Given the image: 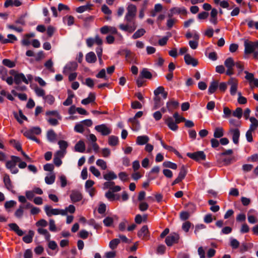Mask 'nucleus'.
<instances>
[{
    "label": "nucleus",
    "instance_id": "f03ea898",
    "mask_svg": "<svg viewBox=\"0 0 258 258\" xmlns=\"http://www.w3.org/2000/svg\"><path fill=\"white\" fill-rule=\"evenodd\" d=\"M127 11L125 16V20L127 22H135L134 19L137 12L136 7L133 4L129 5L127 8Z\"/></svg>",
    "mask_w": 258,
    "mask_h": 258
},
{
    "label": "nucleus",
    "instance_id": "1a4fd4ad",
    "mask_svg": "<svg viewBox=\"0 0 258 258\" xmlns=\"http://www.w3.org/2000/svg\"><path fill=\"white\" fill-rule=\"evenodd\" d=\"M186 14L187 10L184 7H173L170 10V13L168 14V16L171 18L174 14L186 15Z\"/></svg>",
    "mask_w": 258,
    "mask_h": 258
},
{
    "label": "nucleus",
    "instance_id": "423d86ee",
    "mask_svg": "<svg viewBox=\"0 0 258 258\" xmlns=\"http://www.w3.org/2000/svg\"><path fill=\"white\" fill-rule=\"evenodd\" d=\"M179 240V234L176 233H172L166 237L165 242L167 246H171L174 244L177 243Z\"/></svg>",
    "mask_w": 258,
    "mask_h": 258
},
{
    "label": "nucleus",
    "instance_id": "f3484780",
    "mask_svg": "<svg viewBox=\"0 0 258 258\" xmlns=\"http://www.w3.org/2000/svg\"><path fill=\"white\" fill-rule=\"evenodd\" d=\"M185 63L188 65H192L193 67H196L198 64L197 59L191 57L190 54H186L184 57Z\"/></svg>",
    "mask_w": 258,
    "mask_h": 258
},
{
    "label": "nucleus",
    "instance_id": "a19ab883",
    "mask_svg": "<svg viewBox=\"0 0 258 258\" xmlns=\"http://www.w3.org/2000/svg\"><path fill=\"white\" fill-rule=\"evenodd\" d=\"M224 135V130L222 127H217L214 133V137L216 138H220Z\"/></svg>",
    "mask_w": 258,
    "mask_h": 258
},
{
    "label": "nucleus",
    "instance_id": "f8f14e48",
    "mask_svg": "<svg viewBox=\"0 0 258 258\" xmlns=\"http://www.w3.org/2000/svg\"><path fill=\"white\" fill-rule=\"evenodd\" d=\"M138 236L142 239L147 240L149 238L148 228L147 225L143 226L138 232Z\"/></svg>",
    "mask_w": 258,
    "mask_h": 258
},
{
    "label": "nucleus",
    "instance_id": "6ab92c4d",
    "mask_svg": "<svg viewBox=\"0 0 258 258\" xmlns=\"http://www.w3.org/2000/svg\"><path fill=\"white\" fill-rule=\"evenodd\" d=\"M165 123L172 131H175L178 129V126L176 124L177 123H176V121L174 122L173 118L171 117H169L166 119Z\"/></svg>",
    "mask_w": 258,
    "mask_h": 258
},
{
    "label": "nucleus",
    "instance_id": "0eeeda50",
    "mask_svg": "<svg viewBox=\"0 0 258 258\" xmlns=\"http://www.w3.org/2000/svg\"><path fill=\"white\" fill-rule=\"evenodd\" d=\"M187 156L197 161L205 160L206 157L203 151H197L194 153H187Z\"/></svg>",
    "mask_w": 258,
    "mask_h": 258
},
{
    "label": "nucleus",
    "instance_id": "13d9d810",
    "mask_svg": "<svg viewBox=\"0 0 258 258\" xmlns=\"http://www.w3.org/2000/svg\"><path fill=\"white\" fill-rule=\"evenodd\" d=\"M103 222L105 226L110 227L113 223V219L110 217H107L103 220Z\"/></svg>",
    "mask_w": 258,
    "mask_h": 258
},
{
    "label": "nucleus",
    "instance_id": "603ef678",
    "mask_svg": "<svg viewBox=\"0 0 258 258\" xmlns=\"http://www.w3.org/2000/svg\"><path fill=\"white\" fill-rule=\"evenodd\" d=\"M19 117L18 116V114L16 113L15 114V116L16 118L17 121L20 123H22V120H27V117L23 114L21 110L19 111Z\"/></svg>",
    "mask_w": 258,
    "mask_h": 258
},
{
    "label": "nucleus",
    "instance_id": "2eb2a0df",
    "mask_svg": "<svg viewBox=\"0 0 258 258\" xmlns=\"http://www.w3.org/2000/svg\"><path fill=\"white\" fill-rule=\"evenodd\" d=\"M70 198L73 203H76L80 201L83 196L81 192L77 190H72L70 195Z\"/></svg>",
    "mask_w": 258,
    "mask_h": 258
},
{
    "label": "nucleus",
    "instance_id": "393cba45",
    "mask_svg": "<svg viewBox=\"0 0 258 258\" xmlns=\"http://www.w3.org/2000/svg\"><path fill=\"white\" fill-rule=\"evenodd\" d=\"M86 60L88 63H94L97 60V57L94 52L91 51L86 55Z\"/></svg>",
    "mask_w": 258,
    "mask_h": 258
},
{
    "label": "nucleus",
    "instance_id": "e433bc0d",
    "mask_svg": "<svg viewBox=\"0 0 258 258\" xmlns=\"http://www.w3.org/2000/svg\"><path fill=\"white\" fill-rule=\"evenodd\" d=\"M140 77L143 78L150 79L152 77V75L147 69L144 68L140 73Z\"/></svg>",
    "mask_w": 258,
    "mask_h": 258
},
{
    "label": "nucleus",
    "instance_id": "8fccbe9b",
    "mask_svg": "<svg viewBox=\"0 0 258 258\" xmlns=\"http://www.w3.org/2000/svg\"><path fill=\"white\" fill-rule=\"evenodd\" d=\"M119 243L120 239L115 238L110 241L109 245L111 249H114L116 248L117 246Z\"/></svg>",
    "mask_w": 258,
    "mask_h": 258
},
{
    "label": "nucleus",
    "instance_id": "338daca9",
    "mask_svg": "<svg viewBox=\"0 0 258 258\" xmlns=\"http://www.w3.org/2000/svg\"><path fill=\"white\" fill-rule=\"evenodd\" d=\"M47 222L44 219H40L36 223L37 227H41V228L45 227L47 226Z\"/></svg>",
    "mask_w": 258,
    "mask_h": 258
},
{
    "label": "nucleus",
    "instance_id": "c756f323",
    "mask_svg": "<svg viewBox=\"0 0 258 258\" xmlns=\"http://www.w3.org/2000/svg\"><path fill=\"white\" fill-rule=\"evenodd\" d=\"M55 175L54 173H49L47 174V176L45 177V181L47 184H51L55 181Z\"/></svg>",
    "mask_w": 258,
    "mask_h": 258
},
{
    "label": "nucleus",
    "instance_id": "0e129e2a",
    "mask_svg": "<svg viewBox=\"0 0 258 258\" xmlns=\"http://www.w3.org/2000/svg\"><path fill=\"white\" fill-rule=\"evenodd\" d=\"M74 95L73 94H70L68 96L67 99L63 102V105L64 106H69L72 104L73 103V98Z\"/></svg>",
    "mask_w": 258,
    "mask_h": 258
},
{
    "label": "nucleus",
    "instance_id": "4c0bfd02",
    "mask_svg": "<svg viewBox=\"0 0 258 258\" xmlns=\"http://www.w3.org/2000/svg\"><path fill=\"white\" fill-rule=\"evenodd\" d=\"M74 17L72 16H66L63 18V22L68 26H72L74 23Z\"/></svg>",
    "mask_w": 258,
    "mask_h": 258
},
{
    "label": "nucleus",
    "instance_id": "6e6552de",
    "mask_svg": "<svg viewBox=\"0 0 258 258\" xmlns=\"http://www.w3.org/2000/svg\"><path fill=\"white\" fill-rule=\"evenodd\" d=\"M119 28L123 31H127L130 33L134 32L137 28V26L135 22H127L126 25L120 24L119 25Z\"/></svg>",
    "mask_w": 258,
    "mask_h": 258
},
{
    "label": "nucleus",
    "instance_id": "72a5a7b5",
    "mask_svg": "<svg viewBox=\"0 0 258 258\" xmlns=\"http://www.w3.org/2000/svg\"><path fill=\"white\" fill-rule=\"evenodd\" d=\"M249 120L251 124L249 129L254 131L258 127V120L254 117H250Z\"/></svg>",
    "mask_w": 258,
    "mask_h": 258
},
{
    "label": "nucleus",
    "instance_id": "ea45409f",
    "mask_svg": "<svg viewBox=\"0 0 258 258\" xmlns=\"http://www.w3.org/2000/svg\"><path fill=\"white\" fill-rule=\"evenodd\" d=\"M146 33V31L144 29H140L138 30L132 36V38L136 39L138 38L143 36Z\"/></svg>",
    "mask_w": 258,
    "mask_h": 258
},
{
    "label": "nucleus",
    "instance_id": "9d476101",
    "mask_svg": "<svg viewBox=\"0 0 258 258\" xmlns=\"http://www.w3.org/2000/svg\"><path fill=\"white\" fill-rule=\"evenodd\" d=\"M244 53L245 54H251L255 50L254 42L245 40L244 43Z\"/></svg>",
    "mask_w": 258,
    "mask_h": 258
},
{
    "label": "nucleus",
    "instance_id": "4468645a",
    "mask_svg": "<svg viewBox=\"0 0 258 258\" xmlns=\"http://www.w3.org/2000/svg\"><path fill=\"white\" fill-rule=\"evenodd\" d=\"M228 84L231 85L230 90L231 95L232 96L235 95L238 87L237 81L235 79L232 78L229 80Z\"/></svg>",
    "mask_w": 258,
    "mask_h": 258
},
{
    "label": "nucleus",
    "instance_id": "b1692460",
    "mask_svg": "<svg viewBox=\"0 0 258 258\" xmlns=\"http://www.w3.org/2000/svg\"><path fill=\"white\" fill-rule=\"evenodd\" d=\"M95 95L94 93H90L87 98L83 99L81 103L84 105H87L91 103H94L95 100Z\"/></svg>",
    "mask_w": 258,
    "mask_h": 258
},
{
    "label": "nucleus",
    "instance_id": "7c9ffc66",
    "mask_svg": "<svg viewBox=\"0 0 258 258\" xmlns=\"http://www.w3.org/2000/svg\"><path fill=\"white\" fill-rule=\"evenodd\" d=\"M93 5L87 3L86 5L80 6L76 9V12L78 13H82L85 11L91 10Z\"/></svg>",
    "mask_w": 258,
    "mask_h": 258
},
{
    "label": "nucleus",
    "instance_id": "a18cd8bd",
    "mask_svg": "<svg viewBox=\"0 0 258 258\" xmlns=\"http://www.w3.org/2000/svg\"><path fill=\"white\" fill-rule=\"evenodd\" d=\"M160 140L161 141V144L164 149L168 150L169 151L173 152L176 154L178 153V152L175 149H174L173 147H172V146H168V145H166L161 139H160Z\"/></svg>",
    "mask_w": 258,
    "mask_h": 258
},
{
    "label": "nucleus",
    "instance_id": "ddd939ff",
    "mask_svg": "<svg viewBox=\"0 0 258 258\" xmlns=\"http://www.w3.org/2000/svg\"><path fill=\"white\" fill-rule=\"evenodd\" d=\"M194 40H189L188 44L190 47L192 49L197 48L199 45L200 36L197 32H195L193 35Z\"/></svg>",
    "mask_w": 258,
    "mask_h": 258
},
{
    "label": "nucleus",
    "instance_id": "473e14b6",
    "mask_svg": "<svg viewBox=\"0 0 258 258\" xmlns=\"http://www.w3.org/2000/svg\"><path fill=\"white\" fill-rule=\"evenodd\" d=\"M218 87V82L217 81H213L209 87L208 92L209 94H213L215 92Z\"/></svg>",
    "mask_w": 258,
    "mask_h": 258
},
{
    "label": "nucleus",
    "instance_id": "774afa93",
    "mask_svg": "<svg viewBox=\"0 0 258 258\" xmlns=\"http://www.w3.org/2000/svg\"><path fill=\"white\" fill-rule=\"evenodd\" d=\"M16 204H17V203L16 201H13V200H11V201H7L5 203L4 206L6 209H9V208L14 207L16 205Z\"/></svg>",
    "mask_w": 258,
    "mask_h": 258
},
{
    "label": "nucleus",
    "instance_id": "2f4dec72",
    "mask_svg": "<svg viewBox=\"0 0 258 258\" xmlns=\"http://www.w3.org/2000/svg\"><path fill=\"white\" fill-rule=\"evenodd\" d=\"M128 122L132 124V130L135 131H137L140 128V123L135 118H130L128 119Z\"/></svg>",
    "mask_w": 258,
    "mask_h": 258
},
{
    "label": "nucleus",
    "instance_id": "aec40b11",
    "mask_svg": "<svg viewBox=\"0 0 258 258\" xmlns=\"http://www.w3.org/2000/svg\"><path fill=\"white\" fill-rule=\"evenodd\" d=\"M4 182L6 188L10 191H12L13 189V185L12 183L10 176L8 174H5L4 176Z\"/></svg>",
    "mask_w": 258,
    "mask_h": 258
},
{
    "label": "nucleus",
    "instance_id": "49530a36",
    "mask_svg": "<svg viewBox=\"0 0 258 258\" xmlns=\"http://www.w3.org/2000/svg\"><path fill=\"white\" fill-rule=\"evenodd\" d=\"M43 99L47 103L50 105L53 104L55 101V98L54 96L50 94L44 96Z\"/></svg>",
    "mask_w": 258,
    "mask_h": 258
},
{
    "label": "nucleus",
    "instance_id": "37998d69",
    "mask_svg": "<svg viewBox=\"0 0 258 258\" xmlns=\"http://www.w3.org/2000/svg\"><path fill=\"white\" fill-rule=\"evenodd\" d=\"M3 64L9 68H14L16 66L14 61L6 58L3 60Z\"/></svg>",
    "mask_w": 258,
    "mask_h": 258
},
{
    "label": "nucleus",
    "instance_id": "09e8293b",
    "mask_svg": "<svg viewBox=\"0 0 258 258\" xmlns=\"http://www.w3.org/2000/svg\"><path fill=\"white\" fill-rule=\"evenodd\" d=\"M163 166L165 167L169 168L172 169H176L177 168V165L170 161H165L163 163Z\"/></svg>",
    "mask_w": 258,
    "mask_h": 258
},
{
    "label": "nucleus",
    "instance_id": "a878e982",
    "mask_svg": "<svg viewBox=\"0 0 258 258\" xmlns=\"http://www.w3.org/2000/svg\"><path fill=\"white\" fill-rule=\"evenodd\" d=\"M149 138L147 136H141L137 138L136 143L139 145H143L147 144Z\"/></svg>",
    "mask_w": 258,
    "mask_h": 258
},
{
    "label": "nucleus",
    "instance_id": "680f3d73",
    "mask_svg": "<svg viewBox=\"0 0 258 258\" xmlns=\"http://www.w3.org/2000/svg\"><path fill=\"white\" fill-rule=\"evenodd\" d=\"M190 216V213L186 211H182L180 213V218L182 221L187 220Z\"/></svg>",
    "mask_w": 258,
    "mask_h": 258
},
{
    "label": "nucleus",
    "instance_id": "f257e3e1",
    "mask_svg": "<svg viewBox=\"0 0 258 258\" xmlns=\"http://www.w3.org/2000/svg\"><path fill=\"white\" fill-rule=\"evenodd\" d=\"M11 160L6 162V166L12 174H16L19 172L18 169L16 167L17 163L21 161V158L16 156H12Z\"/></svg>",
    "mask_w": 258,
    "mask_h": 258
},
{
    "label": "nucleus",
    "instance_id": "e2e57ef3",
    "mask_svg": "<svg viewBox=\"0 0 258 258\" xmlns=\"http://www.w3.org/2000/svg\"><path fill=\"white\" fill-rule=\"evenodd\" d=\"M173 117L175 119L176 123H179L185 120V118L182 116H180L177 112H175L173 114Z\"/></svg>",
    "mask_w": 258,
    "mask_h": 258
},
{
    "label": "nucleus",
    "instance_id": "4d7b16f0",
    "mask_svg": "<svg viewBox=\"0 0 258 258\" xmlns=\"http://www.w3.org/2000/svg\"><path fill=\"white\" fill-rule=\"evenodd\" d=\"M96 165L102 170H105L107 168L106 162L102 159H98L96 161Z\"/></svg>",
    "mask_w": 258,
    "mask_h": 258
},
{
    "label": "nucleus",
    "instance_id": "6e6d98bb",
    "mask_svg": "<svg viewBox=\"0 0 258 258\" xmlns=\"http://www.w3.org/2000/svg\"><path fill=\"white\" fill-rule=\"evenodd\" d=\"M74 130L77 133H83L84 131V126L81 122L77 123L75 126Z\"/></svg>",
    "mask_w": 258,
    "mask_h": 258
},
{
    "label": "nucleus",
    "instance_id": "412c9836",
    "mask_svg": "<svg viewBox=\"0 0 258 258\" xmlns=\"http://www.w3.org/2000/svg\"><path fill=\"white\" fill-rule=\"evenodd\" d=\"M47 140L51 143L55 142L57 139V135L53 130H49L46 133Z\"/></svg>",
    "mask_w": 258,
    "mask_h": 258
},
{
    "label": "nucleus",
    "instance_id": "4be33fe9",
    "mask_svg": "<svg viewBox=\"0 0 258 258\" xmlns=\"http://www.w3.org/2000/svg\"><path fill=\"white\" fill-rule=\"evenodd\" d=\"M85 149V144L82 140L79 141L75 146V150L78 152L84 153Z\"/></svg>",
    "mask_w": 258,
    "mask_h": 258
},
{
    "label": "nucleus",
    "instance_id": "de8ad7c7",
    "mask_svg": "<svg viewBox=\"0 0 258 258\" xmlns=\"http://www.w3.org/2000/svg\"><path fill=\"white\" fill-rule=\"evenodd\" d=\"M186 174H187L186 168L184 165H182L180 169V171L178 174V177H179L180 178H181L182 180H183L185 178Z\"/></svg>",
    "mask_w": 258,
    "mask_h": 258
},
{
    "label": "nucleus",
    "instance_id": "7ed1b4c3",
    "mask_svg": "<svg viewBox=\"0 0 258 258\" xmlns=\"http://www.w3.org/2000/svg\"><path fill=\"white\" fill-rule=\"evenodd\" d=\"M224 66L227 68L226 74L227 76H230L234 74V67L235 66V62L232 57H230L225 59Z\"/></svg>",
    "mask_w": 258,
    "mask_h": 258
},
{
    "label": "nucleus",
    "instance_id": "dca6fc26",
    "mask_svg": "<svg viewBox=\"0 0 258 258\" xmlns=\"http://www.w3.org/2000/svg\"><path fill=\"white\" fill-rule=\"evenodd\" d=\"M179 107V103L177 101L171 100L166 103V107L169 112H172Z\"/></svg>",
    "mask_w": 258,
    "mask_h": 258
},
{
    "label": "nucleus",
    "instance_id": "c9c22d12",
    "mask_svg": "<svg viewBox=\"0 0 258 258\" xmlns=\"http://www.w3.org/2000/svg\"><path fill=\"white\" fill-rule=\"evenodd\" d=\"M34 234V231L30 230L28 235H25L23 237V240L26 243H31L32 241Z\"/></svg>",
    "mask_w": 258,
    "mask_h": 258
},
{
    "label": "nucleus",
    "instance_id": "5fc2aeb1",
    "mask_svg": "<svg viewBox=\"0 0 258 258\" xmlns=\"http://www.w3.org/2000/svg\"><path fill=\"white\" fill-rule=\"evenodd\" d=\"M233 115L237 117L238 119L241 118L242 115V109L240 107H237L233 112Z\"/></svg>",
    "mask_w": 258,
    "mask_h": 258
},
{
    "label": "nucleus",
    "instance_id": "cd10ccee",
    "mask_svg": "<svg viewBox=\"0 0 258 258\" xmlns=\"http://www.w3.org/2000/svg\"><path fill=\"white\" fill-rule=\"evenodd\" d=\"M10 229L15 232L19 236H22L24 234L23 231L21 230L16 223H11L9 225Z\"/></svg>",
    "mask_w": 258,
    "mask_h": 258
},
{
    "label": "nucleus",
    "instance_id": "a211bd4d",
    "mask_svg": "<svg viewBox=\"0 0 258 258\" xmlns=\"http://www.w3.org/2000/svg\"><path fill=\"white\" fill-rule=\"evenodd\" d=\"M44 210L46 215L48 217H50L52 215H58V209H52L50 206L48 205L45 206Z\"/></svg>",
    "mask_w": 258,
    "mask_h": 258
},
{
    "label": "nucleus",
    "instance_id": "c85d7f7f",
    "mask_svg": "<svg viewBox=\"0 0 258 258\" xmlns=\"http://www.w3.org/2000/svg\"><path fill=\"white\" fill-rule=\"evenodd\" d=\"M24 135L27 138L35 141L37 143H40V141L35 136V135L29 130H27L23 133Z\"/></svg>",
    "mask_w": 258,
    "mask_h": 258
},
{
    "label": "nucleus",
    "instance_id": "69168bd1",
    "mask_svg": "<svg viewBox=\"0 0 258 258\" xmlns=\"http://www.w3.org/2000/svg\"><path fill=\"white\" fill-rule=\"evenodd\" d=\"M230 246L233 249H236L239 246V242L237 239L231 238L230 240Z\"/></svg>",
    "mask_w": 258,
    "mask_h": 258
},
{
    "label": "nucleus",
    "instance_id": "5701e85b",
    "mask_svg": "<svg viewBox=\"0 0 258 258\" xmlns=\"http://www.w3.org/2000/svg\"><path fill=\"white\" fill-rule=\"evenodd\" d=\"M78 68V64L76 62H70L68 63L64 69V72H69L75 71Z\"/></svg>",
    "mask_w": 258,
    "mask_h": 258
},
{
    "label": "nucleus",
    "instance_id": "20e7f679",
    "mask_svg": "<svg viewBox=\"0 0 258 258\" xmlns=\"http://www.w3.org/2000/svg\"><path fill=\"white\" fill-rule=\"evenodd\" d=\"M27 78L28 79L23 73H17L14 75V82L17 85L20 84L22 82L28 84V80L31 81L32 79V76L31 75H27Z\"/></svg>",
    "mask_w": 258,
    "mask_h": 258
},
{
    "label": "nucleus",
    "instance_id": "f704fd0d",
    "mask_svg": "<svg viewBox=\"0 0 258 258\" xmlns=\"http://www.w3.org/2000/svg\"><path fill=\"white\" fill-rule=\"evenodd\" d=\"M103 178L106 180L110 181L116 179L117 178V175L113 171H110L108 173L103 175Z\"/></svg>",
    "mask_w": 258,
    "mask_h": 258
},
{
    "label": "nucleus",
    "instance_id": "3c124183",
    "mask_svg": "<svg viewBox=\"0 0 258 258\" xmlns=\"http://www.w3.org/2000/svg\"><path fill=\"white\" fill-rule=\"evenodd\" d=\"M35 93H36V95L38 97H42L43 98H44V96H45V91L42 88H39L38 87H36L34 89Z\"/></svg>",
    "mask_w": 258,
    "mask_h": 258
},
{
    "label": "nucleus",
    "instance_id": "bb28decb",
    "mask_svg": "<svg viewBox=\"0 0 258 258\" xmlns=\"http://www.w3.org/2000/svg\"><path fill=\"white\" fill-rule=\"evenodd\" d=\"M37 232L40 235H43L46 241H49L50 239V234L47 229L43 228H38L37 229Z\"/></svg>",
    "mask_w": 258,
    "mask_h": 258
},
{
    "label": "nucleus",
    "instance_id": "864d4df0",
    "mask_svg": "<svg viewBox=\"0 0 258 258\" xmlns=\"http://www.w3.org/2000/svg\"><path fill=\"white\" fill-rule=\"evenodd\" d=\"M58 144L59 145L60 150L66 151V149L68 146V143L66 141L63 140L59 141Z\"/></svg>",
    "mask_w": 258,
    "mask_h": 258
},
{
    "label": "nucleus",
    "instance_id": "bf43d9fd",
    "mask_svg": "<svg viewBox=\"0 0 258 258\" xmlns=\"http://www.w3.org/2000/svg\"><path fill=\"white\" fill-rule=\"evenodd\" d=\"M44 66L51 72H54V69L53 68V62L51 59H49L45 62Z\"/></svg>",
    "mask_w": 258,
    "mask_h": 258
},
{
    "label": "nucleus",
    "instance_id": "58836bf2",
    "mask_svg": "<svg viewBox=\"0 0 258 258\" xmlns=\"http://www.w3.org/2000/svg\"><path fill=\"white\" fill-rule=\"evenodd\" d=\"M118 143V138L115 136H111L108 139V144L110 146H115Z\"/></svg>",
    "mask_w": 258,
    "mask_h": 258
},
{
    "label": "nucleus",
    "instance_id": "052dcab7",
    "mask_svg": "<svg viewBox=\"0 0 258 258\" xmlns=\"http://www.w3.org/2000/svg\"><path fill=\"white\" fill-rule=\"evenodd\" d=\"M154 109H157L159 107H160L162 104L161 103V98L159 96H155V97L154 98Z\"/></svg>",
    "mask_w": 258,
    "mask_h": 258
},
{
    "label": "nucleus",
    "instance_id": "79ce46f5",
    "mask_svg": "<svg viewBox=\"0 0 258 258\" xmlns=\"http://www.w3.org/2000/svg\"><path fill=\"white\" fill-rule=\"evenodd\" d=\"M24 209V205H20L19 208L16 211L15 213V216L18 218H21L23 215Z\"/></svg>",
    "mask_w": 258,
    "mask_h": 258
},
{
    "label": "nucleus",
    "instance_id": "c03bdc74",
    "mask_svg": "<svg viewBox=\"0 0 258 258\" xmlns=\"http://www.w3.org/2000/svg\"><path fill=\"white\" fill-rule=\"evenodd\" d=\"M8 39L5 38V40H4V44L13 43L17 40V37L13 34H8Z\"/></svg>",
    "mask_w": 258,
    "mask_h": 258
},
{
    "label": "nucleus",
    "instance_id": "9b49d317",
    "mask_svg": "<svg viewBox=\"0 0 258 258\" xmlns=\"http://www.w3.org/2000/svg\"><path fill=\"white\" fill-rule=\"evenodd\" d=\"M229 133L232 136V140L235 144H238L240 137V131L237 128H231L229 130Z\"/></svg>",
    "mask_w": 258,
    "mask_h": 258
},
{
    "label": "nucleus",
    "instance_id": "39448f33",
    "mask_svg": "<svg viewBox=\"0 0 258 258\" xmlns=\"http://www.w3.org/2000/svg\"><path fill=\"white\" fill-rule=\"evenodd\" d=\"M95 130L102 136H107L112 132L110 126L106 124H101L95 126Z\"/></svg>",
    "mask_w": 258,
    "mask_h": 258
}]
</instances>
